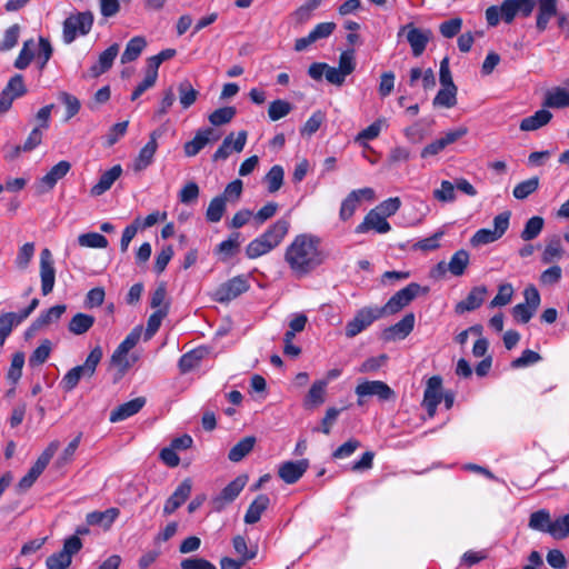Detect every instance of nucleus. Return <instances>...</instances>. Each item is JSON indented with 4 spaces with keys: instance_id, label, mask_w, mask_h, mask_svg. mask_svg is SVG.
<instances>
[{
    "instance_id": "nucleus-21",
    "label": "nucleus",
    "mask_w": 569,
    "mask_h": 569,
    "mask_svg": "<svg viewBox=\"0 0 569 569\" xmlns=\"http://www.w3.org/2000/svg\"><path fill=\"white\" fill-rule=\"evenodd\" d=\"M537 14H536V29L539 32L547 30L548 24L552 18L558 16V0H536Z\"/></svg>"
},
{
    "instance_id": "nucleus-32",
    "label": "nucleus",
    "mask_w": 569,
    "mask_h": 569,
    "mask_svg": "<svg viewBox=\"0 0 569 569\" xmlns=\"http://www.w3.org/2000/svg\"><path fill=\"white\" fill-rule=\"evenodd\" d=\"M270 499L267 495H259L249 506L246 515L244 522L253 525L258 522L262 513L268 509Z\"/></svg>"
},
{
    "instance_id": "nucleus-62",
    "label": "nucleus",
    "mask_w": 569,
    "mask_h": 569,
    "mask_svg": "<svg viewBox=\"0 0 569 569\" xmlns=\"http://www.w3.org/2000/svg\"><path fill=\"white\" fill-rule=\"evenodd\" d=\"M563 254V249H562V246H561V241L559 238H553L551 239L545 250H543V253H542V261L545 263H550L555 260H558L562 257Z\"/></svg>"
},
{
    "instance_id": "nucleus-24",
    "label": "nucleus",
    "mask_w": 569,
    "mask_h": 569,
    "mask_svg": "<svg viewBox=\"0 0 569 569\" xmlns=\"http://www.w3.org/2000/svg\"><path fill=\"white\" fill-rule=\"evenodd\" d=\"M120 47L118 43H113L103 50L98 58V61L92 64L89 69V76L91 78H98L102 73L107 72L113 64L114 59L119 53Z\"/></svg>"
},
{
    "instance_id": "nucleus-33",
    "label": "nucleus",
    "mask_w": 569,
    "mask_h": 569,
    "mask_svg": "<svg viewBox=\"0 0 569 569\" xmlns=\"http://www.w3.org/2000/svg\"><path fill=\"white\" fill-rule=\"evenodd\" d=\"M552 118L550 111L546 109H540L536 111L532 116L523 118L520 122V130L522 131H533L539 128L546 126Z\"/></svg>"
},
{
    "instance_id": "nucleus-8",
    "label": "nucleus",
    "mask_w": 569,
    "mask_h": 569,
    "mask_svg": "<svg viewBox=\"0 0 569 569\" xmlns=\"http://www.w3.org/2000/svg\"><path fill=\"white\" fill-rule=\"evenodd\" d=\"M358 396V405L362 406L365 397H377L381 401L395 398V391L383 381L372 380L359 383L355 389Z\"/></svg>"
},
{
    "instance_id": "nucleus-30",
    "label": "nucleus",
    "mask_w": 569,
    "mask_h": 569,
    "mask_svg": "<svg viewBox=\"0 0 569 569\" xmlns=\"http://www.w3.org/2000/svg\"><path fill=\"white\" fill-rule=\"evenodd\" d=\"M144 403L146 399L142 397H138L136 399H132L128 402L118 406L114 410L111 411L110 421L119 422L132 417L142 409Z\"/></svg>"
},
{
    "instance_id": "nucleus-15",
    "label": "nucleus",
    "mask_w": 569,
    "mask_h": 569,
    "mask_svg": "<svg viewBox=\"0 0 569 569\" xmlns=\"http://www.w3.org/2000/svg\"><path fill=\"white\" fill-rule=\"evenodd\" d=\"M220 139V136L214 132L212 128H204L197 131L192 140L183 146V151L187 157L197 156L207 144Z\"/></svg>"
},
{
    "instance_id": "nucleus-59",
    "label": "nucleus",
    "mask_w": 569,
    "mask_h": 569,
    "mask_svg": "<svg viewBox=\"0 0 569 569\" xmlns=\"http://www.w3.org/2000/svg\"><path fill=\"white\" fill-rule=\"evenodd\" d=\"M549 535L557 540L566 539L569 536V512L552 520V527L551 530H549Z\"/></svg>"
},
{
    "instance_id": "nucleus-26",
    "label": "nucleus",
    "mask_w": 569,
    "mask_h": 569,
    "mask_svg": "<svg viewBox=\"0 0 569 569\" xmlns=\"http://www.w3.org/2000/svg\"><path fill=\"white\" fill-rule=\"evenodd\" d=\"M290 229V219L289 217H282L278 219L274 223L268 227V229L261 233L262 238H264L272 248H277L284 237L288 234Z\"/></svg>"
},
{
    "instance_id": "nucleus-53",
    "label": "nucleus",
    "mask_w": 569,
    "mask_h": 569,
    "mask_svg": "<svg viewBox=\"0 0 569 569\" xmlns=\"http://www.w3.org/2000/svg\"><path fill=\"white\" fill-rule=\"evenodd\" d=\"M82 368L80 366H76L70 369L62 378L61 386L64 391L73 390L81 379H90L89 376L82 372Z\"/></svg>"
},
{
    "instance_id": "nucleus-39",
    "label": "nucleus",
    "mask_w": 569,
    "mask_h": 569,
    "mask_svg": "<svg viewBox=\"0 0 569 569\" xmlns=\"http://www.w3.org/2000/svg\"><path fill=\"white\" fill-rule=\"evenodd\" d=\"M146 46L147 41L143 37L137 36L130 39L121 54V63L126 64L137 60Z\"/></svg>"
},
{
    "instance_id": "nucleus-43",
    "label": "nucleus",
    "mask_w": 569,
    "mask_h": 569,
    "mask_svg": "<svg viewBox=\"0 0 569 569\" xmlns=\"http://www.w3.org/2000/svg\"><path fill=\"white\" fill-rule=\"evenodd\" d=\"M543 107L547 108H566L569 107V90L565 88H556L546 93Z\"/></svg>"
},
{
    "instance_id": "nucleus-5",
    "label": "nucleus",
    "mask_w": 569,
    "mask_h": 569,
    "mask_svg": "<svg viewBox=\"0 0 569 569\" xmlns=\"http://www.w3.org/2000/svg\"><path fill=\"white\" fill-rule=\"evenodd\" d=\"M427 288H422L417 282H411L407 287L396 292L383 307H379L382 316L395 315L407 307L420 292H427Z\"/></svg>"
},
{
    "instance_id": "nucleus-58",
    "label": "nucleus",
    "mask_w": 569,
    "mask_h": 569,
    "mask_svg": "<svg viewBox=\"0 0 569 569\" xmlns=\"http://www.w3.org/2000/svg\"><path fill=\"white\" fill-rule=\"evenodd\" d=\"M51 349H52L51 341L48 339L43 340L40 343V346L37 347L36 350L30 356L29 365L31 367H37V366L44 363L50 356Z\"/></svg>"
},
{
    "instance_id": "nucleus-45",
    "label": "nucleus",
    "mask_w": 569,
    "mask_h": 569,
    "mask_svg": "<svg viewBox=\"0 0 569 569\" xmlns=\"http://www.w3.org/2000/svg\"><path fill=\"white\" fill-rule=\"evenodd\" d=\"M179 102L183 109L190 108L199 96V92L192 87L189 80H183L178 84Z\"/></svg>"
},
{
    "instance_id": "nucleus-10",
    "label": "nucleus",
    "mask_w": 569,
    "mask_h": 569,
    "mask_svg": "<svg viewBox=\"0 0 569 569\" xmlns=\"http://www.w3.org/2000/svg\"><path fill=\"white\" fill-rule=\"evenodd\" d=\"M375 197V191L371 188H361L357 190H352L341 202V207L339 210V218L342 221L349 220L356 210L359 208L362 199L372 200Z\"/></svg>"
},
{
    "instance_id": "nucleus-46",
    "label": "nucleus",
    "mask_w": 569,
    "mask_h": 569,
    "mask_svg": "<svg viewBox=\"0 0 569 569\" xmlns=\"http://www.w3.org/2000/svg\"><path fill=\"white\" fill-rule=\"evenodd\" d=\"M292 104L283 99H277L270 102L268 108V117L271 121H278L292 111Z\"/></svg>"
},
{
    "instance_id": "nucleus-20",
    "label": "nucleus",
    "mask_w": 569,
    "mask_h": 569,
    "mask_svg": "<svg viewBox=\"0 0 569 569\" xmlns=\"http://www.w3.org/2000/svg\"><path fill=\"white\" fill-rule=\"evenodd\" d=\"M391 227L390 223L387 221V217H385L379 211L372 209L370 210L363 221L357 226L356 232L357 233H366L369 230H375L378 233H387L390 231Z\"/></svg>"
},
{
    "instance_id": "nucleus-52",
    "label": "nucleus",
    "mask_w": 569,
    "mask_h": 569,
    "mask_svg": "<svg viewBox=\"0 0 569 569\" xmlns=\"http://www.w3.org/2000/svg\"><path fill=\"white\" fill-rule=\"evenodd\" d=\"M539 187V178L532 177L525 181L519 182L512 191V194L518 200H523L528 198L530 194L537 191Z\"/></svg>"
},
{
    "instance_id": "nucleus-13",
    "label": "nucleus",
    "mask_w": 569,
    "mask_h": 569,
    "mask_svg": "<svg viewBox=\"0 0 569 569\" xmlns=\"http://www.w3.org/2000/svg\"><path fill=\"white\" fill-rule=\"evenodd\" d=\"M40 278L42 295L47 296L52 292L56 281V269L52 254L47 248L40 253Z\"/></svg>"
},
{
    "instance_id": "nucleus-6",
    "label": "nucleus",
    "mask_w": 569,
    "mask_h": 569,
    "mask_svg": "<svg viewBox=\"0 0 569 569\" xmlns=\"http://www.w3.org/2000/svg\"><path fill=\"white\" fill-rule=\"evenodd\" d=\"M382 317L379 307H363L359 309L355 317L347 322L345 328L346 336L348 338H355Z\"/></svg>"
},
{
    "instance_id": "nucleus-47",
    "label": "nucleus",
    "mask_w": 569,
    "mask_h": 569,
    "mask_svg": "<svg viewBox=\"0 0 569 569\" xmlns=\"http://www.w3.org/2000/svg\"><path fill=\"white\" fill-rule=\"evenodd\" d=\"M226 208H227V202L219 196L214 197L210 201V203L207 208V211H206L207 221L212 222V223L219 222L226 212Z\"/></svg>"
},
{
    "instance_id": "nucleus-64",
    "label": "nucleus",
    "mask_w": 569,
    "mask_h": 569,
    "mask_svg": "<svg viewBox=\"0 0 569 569\" xmlns=\"http://www.w3.org/2000/svg\"><path fill=\"white\" fill-rule=\"evenodd\" d=\"M72 559L64 551L60 550L52 553L46 560L48 569H67L70 567Z\"/></svg>"
},
{
    "instance_id": "nucleus-1",
    "label": "nucleus",
    "mask_w": 569,
    "mask_h": 569,
    "mask_svg": "<svg viewBox=\"0 0 569 569\" xmlns=\"http://www.w3.org/2000/svg\"><path fill=\"white\" fill-rule=\"evenodd\" d=\"M326 256L320 249V238L312 233L297 234L284 251V261L291 272L305 277L325 262Z\"/></svg>"
},
{
    "instance_id": "nucleus-49",
    "label": "nucleus",
    "mask_w": 569,
    "mask_h": 569,
    "mask_svg": "<svg viewBox=\"0 0 569 569\" xmlns=\"http://www.w3.org/2000/svg\"><path fill=\"white\" fill-rule=\"evenodd\" d=\"M545 224L543 218L539 216L531 217L525 224L523 230L521 231V239L525 241H530L536 239L540 232L542 231Z\"/></svg>"
},
{
    "instance_id": "nucleus-9",
    "label": "nucleus",
    "mask_w": 569,
    "mask_h": 569,
    "mask_svg": "<svg viewBox=\"0 0 569 569\" xmlns=\"http://www.w3.org/2000/svg\"><path fill=\"white\" fill-rule=\"evenodd\" d=\"M248 289V280L242 276H237L220 284L213 292V299L218 302H228L236 299Z\"/></svg>"
},
{
    "instance_id": "nucleus-4",
    "label": "nucleus",
    "mask_w": 569,
    "mask_h": 569,
    "mask_svg": "<svg viewBox=\"0 0 569 569\" xmlns=\"http://www.w3.org/2000/svg\"><path fill=\"white\" fill-rule=\"evenodd\" d=\"M140 337L141 330L134 328L113 351L110 362L120 373H126L137 360V358L130 357L129 352L139 342Z\"/></svg>"
},
{
    "instance_id": "nucleus-55",
    "label": "nucleus",
    "mask_w": 569,
    "mask_h": 569,
    "mask_svg": "<svg viewBox=\"0 0 569 569\" xmlns=\"http://www.w3.org/2000/svg\"><path fill=\"white\" fill-rule=\"evenodd\" d=\"M78 243L86 248L103 249L108 246V240L104 236L98 232L82 233L78 237Z\"/></svg>"
},
{
    "instance_id": "nucleus-31",
    "label": "nucleus",
    "mask_w": 569,
    "mask_h": 569,
    "mask_svg": "<svg viewBox=\"0 0 569 569\" xmlns=\"http://www.w3.org/2000/svg\"><path fill=\"white\" fill-rule=\"evenodd\" d=\"M119 515L120 510L118 508H109L104 511L89 512L86 517V520L89 526H100L108 530L111 528L112 523L116 521Z\"/></svg>"
},
{
    "instance_id": "nucleus-44",
    "label": "nucleus",
    "mask_w": 569,
    "mask_h": 569,
    "mask_svg": "<svg viewBox=\"0 0 569 569\" xmlns=\"http://www.w3.org/2000/svg\"><path fill=\"white\" fill-rule=\"evenodd\" d=\"M273 248L262 236L254 238L251 240L248 246L246 247V256L249 259H257L263 254L269 253L272 251Z\"/></svg>"
},
{
    "instance_id": "nucleus-17",
    "label": "nucleus",
    "mask_w": 569,
    "mask_h": 569,
    "mask_svg": "<svg viewBox=\"0 0 569 569\" xmlns=\"http://www.w3.org/2000/svg\"><path fill=\"white\" fill-rule=\"evenodd\" d=\"M247 142V131L242 130L239 131L237 134V138L233 140V133H230L227 136L221 146L216 150V152L212 156L213 161H220L226 160L230 153L231 150L236 152H241L246 146Z\"/></svg>"
},
{
    "instance_id": "nucleus-29",
    "label": "nucleus",
    "mask_w": 569,
    "mask_h": 569,
    "mask_svg": "<svg viewBox=\"0 0 569 569\" xmlns=\"http://www.w3.org/2000/svg\"><path fill=\"white\" fill-rule=\"evenodd\" d=\"M121 174L122 167L120 164H114L112 168L104 171L100 176L99 181L91 187V196L99 197L107 192L112 187V184L120 178Z\"/></svg>"
},
{
    "instance_id": "nucleus-42",
    "label": "nucleus",
    "mask_w": 569,
    "mask_h": 569,
    "mask_svg": "<svg viewBox=\"0 0 569 569\" xmlns=\"http://www.w3.org/2000/svg\"><path fill=\"white\" fill-rule=\"evenodd\" d=\"M387 120L385 118H379L376 121H373L369 127L361 130L356 136V142H358L361 146H367V141L375 140L379 137L381 130L383 127H387Z\"/></svg>"
},
{
    "instance_id": "nucleus-60",
    "label": "nucleus",
    "mask_w": 569,
    "mask_h": 569,
    "mask_svg": "<svg viewBox=\"0 0 569 569\" xmlns=\"http://www.w3.org/2000/svg\"><path fill=\"white\" fill-rule=\"evenodd\" d=\"M237 110L234 107H223L214 110L209 116V122L212 126H222L229 123L236 116Z\"/></svg>"
},
{
    "instance_id": "nucleus-7",
    "label": "nucleus",
    "mask_w": 569,
    "mask_h": 569,
    "mask_svg": "<svg viewBox=\"0 0 569 569\" xmlns=\"http://www.w3.org/2000/svg\"><path fill=\"white\" fill-rule=\"evenodd\" d=\"M59 441L54 440L48 445V447L42 451V453L38 457L37 461L30 468L28 473L22 477L18 483L21 490H28L32 487L39 476L44 471L50 460L59 449Z\"/></svg>"
},
{
    "instance_id": "nucleus-41",
    "label": "nucleus",
    "mask_w": 569,
    "mask_h": 569,
    "mask_svg": "<svg viewBox=\"0 0 569 569\" xmlns=\"http://www.w3.org/2000/svg\"><path fill=\"white\" fill-rule=\"evenodd\" d=\"M256 438L248 436L237 442L229 451L228 458L232 462L241 461L254 447Z\"/></svg>"
},
{
    "instance_id": "nucleus-50",
    "label": "nucleus",
    "mask_w": 569,
    "mask_h": 569,
    "mask_svg": "<svg viewBox=\"0 0 569 569\" xmlns=\"http://www.w3.org/2000/svg\"><path fill=\"white\" fill-rule=\"evenodd\" d=\"M20 322L16 317V312H3L0 315V348L4 345L10 336L13 327Z\"/></svg>"
},
{
    "instance_id": "nucleus-14",
    "label": "nucleus",
    "mask_w": 569,
    "mask_h": 569,
    "mask_svg": "<svg viewBox=\"0 0 569 569\" xmlns=\"http://www.w3.org/2000/svg\"><path fill=\"white\" fill-rule=\"evenodd\" d=\"M486 20L488 26L496 27L503 20L506 23H511L517 17L513 8V1L503 0L500 6H490L486 9Z\"/></svg>"
},
{
    "instance_id": "nucleus-16",
    "label": "nucleus",
    "mask_w": 569,
    "mask_h": 569,
    "mask_svg": "<svg viewBox=\"0 0 569 569\" xmlns=\"http://www.w3.org/2000/svg\"><path fill=\"white\" fill-rule=\"evenodd\" d=\"M160 132L154 130L150 133L149 141L139 151L138 157L134 159L132 168L136 172L147 169L152 162L158 149V138Z\"/></svg>"
},
{
    "instance_id": "nucleus-48",
    "label": "nucleus",
    "mask_w": 569,
    "mask_h": 569,
    "mask_svg": "<svg viewBox=\"0 0 569 569\" xmlns=\"http://www.w3.org/2000/svg\"><path fill=\"white\" fill-rule=\"evenodd\" d=\"M457 87H441L433 99V106L452 108L457 103Z\"/></svg>"
},
{
    "instance_id": "nucleus-40",
    "label": "nucleus",
    "mask_w": 569,
    "mask_h": 569,
    "mask_svg": "<svg viewBox=\"0 0 569 569\" xmlns=\"http://www.w3.org/2000/svg\"><path fill=\"white\" fill-rule=\"evenodd\" d=\"M470 261V254L467 250L460 249L456 251L450 261L448 262V270L455 277H460L465 273Z\"/></svg>"
},
{
    "instance_id": "nucleus-36",
    "label": "nucleus",
    "mask_w": 569,
    "mask_h": 569,
    "mask_svg": "<svg viewBox=\"0 0 569 569\" xmlns=\"http://www.w3.org/2000/svg\"><path fill=\"white\" fill-rule=\"evenodd\" d=\"M528 527L532 530L549 533L552 527V519L549 510L540 509L529 517Z\"/></svg>"
},
{
    "instance_id": "nucleus-34",
    "label": "nucleus",
    "mask_w": 569,
    "mask_h": 569,
    "mask_svg": "<svg viewBox=\"0 0 569 569\" xmlns=\"http://www.w3.org/2000/svg\"><path fill=\"white\" fill-rule=\"evenodd\" d=\"M326 389L327 381L316 380L305 398L303 406L306 408H313L322 405L325 402Z\"/></svg>"
},
{
    "instance_id": "nucleus-38",
    "label": "nucleus",
    "mask_w": 569,
    "mask_h": 569,
    "mask_svg": "<svg viewBox=\"0 0 569 569\" xmlns=\"http://www.w3.org/2000/svg\"><path fill=\"white\" fill-rule=\"evenodd\" d=\"M94 321L96 319L93 316L78 312L71 318L68 329L71 333L80 336L88 332L94 325Z\"/></svg>"
},
{
    "instance_id": "nucleus-27",
    "label": "nucleus",
    "mask_w": 569,
    "mask_h": 569,
    "mask_svg": "<svg viewBox=\"0 0 569 569\" xmlns=\"http://www.w3.org/2000/svg\"><path fill=\"white\" fill-rule=\"evenodd\" d=\"M488 290L485 286L473 287L466 299L456 305V312L463 313L478 309L485 301Z\"/></svg>"
},
{
    "instance_id": "nucleus-61",
    "label": "nucleus",
    "mask_w": 569,
    "mask_h": 569,
    "mask_svg": "<svg viewBox=\"0 0 569 569\" xmlns=\"http://www.w3.org/2000/svg\"><path fill=\"white\" fill-rule=\"evenodd\" d=\"M36 247L33 242H26L19 248L14 263L17 268L24 270L34 256Z\"/></svg>"
},
{
    "instance_id": "nucleus-25",
    "label": "nucleus",
    "mask_w": 569,
    "mask_h": 569,
    "mask_svg": "<svg viewBox=\"0 0 569 569\" xmlns=\"http://www.w3.org/2000/svg\"><path fill=\"white\" fill-rule=\"evenodd\" d=\"M415 315L412 312L407 313L400 321L390 326L383 331V338L386 340H401L408 337L415 327Z\"/></svg>"
},
{
    "instance_id": "nucleus-37",
    "label": "nucleus",
    "mask_w": 569,
    "mask_h": 569,
    "mask_svg": "<svg viewBox=\"0 0 569 569\" xmlns=\"http://www.w3.org/2000/svg\"><path fill=\"white\" fill-rule=\"evenodd\" d=\"M66 309L67 307L64 305H57L49 308L48 310L42 311L36 319V321L32 323V328L40 329L42 327L57 322L66 312Z\"/></svg>"
},
{
    "instance_id": "nucleus-63",
    "label": "nucleus",
    "mask_w": 569,
    "mask_h": 569,
    "mask_svg": "<svg viewBox=\"0 0 569 569\" xmlns=\"http://www.w3.org/2000/svg\"><path fill=\"white\" fill-rule=\"evenodd\" d=\"M512 296H513V287L511 283L500 284L498 288V293L490 302V307L491 308L503 307L511 301Z\"/></svg>"
},
{
    "instance_id": "nucleus-19",
    "label": "nucleus",
    "mask_w": 569,
    "mask_h": 569,
    "mask_svg": "<svg viewBox=\"0 0 569 569\" xmlns=\"http://www.w3.org/2000/svg\"><path fill=\"white\" fill-rule=\"evenodd\" d=\"M309 461L301 459L297 461H284L279 466L278 475L288 485L296 483L308 470Z\"/></svg>"
},
{
    "instance_id": "nucleus-57",
    "label": "nucleus",
    "mask_w": 569,
    "mask_h": 569,
    "mask_svg": "<svg viewBox=\"0 0 569 569\" xmlns=\"http://www.w3.org/2000/svg\"><path fill=\"white\" fill-rule=\"evenodd\" d=\"M326 120V113L321 110L315 111L309 119L306 121L300 132L302 136L315 134Z\"/></svg>"
},
{
    "instance_id": "nucleus-23",
    "label": "nucleus",
    "mask_w": 569,
    "mask_h": 569,
    "mask_svg": "<svg viewBox=\"0 0 569 569\" xmlns=\"http://www.w3.org/2000/svg\"><path fill=\"white\" fill-rule=\"evenodd\" d=\"M71 164L67 160H61L54 164L47 174L39 181L40 192H47L54 188L57 182L70 171Z\"/></svg>"
},
{
    "instance_id": "nucleus-18",
    "label": "nucleus",
    "mask_w": 569,
    "mask_h": 569,
    "mask_svg": "<svg viewBox=\"0 0 569 569\" xmlns=\"http://www.w3.org/2000/svg\"><path fill=\"white\" fill-rule=\"evenodd\" d=\"M406 30H408L407 40L411 47L412 54L420 57L429 42L430 32L415 28L412 24H407L400 29L398 36H401Z\"/></svg>"
},
{
    "instance_id": "nucleus-3",
    "label": "nucleus",
    "mask_w": 569,
    "mask_h": 569,
    "mask_svg": "<svg viewBox=\"0 0 569 569\" xmlns=\"http://www.w3.org/2000/svg\"><path fill=\"white\" fill-rule=\"evenodd\" d=\"M509 211H503L493 218V229L482 228L475 232L470 239L472 247H481L499 240L508 230L510 223Z\"/></svg>"
},
{
    "instance_id": "nucleus-11",
    "label": "nucleus",
    "mask_w": 569,
    "mask_h": 569,
    "mask_svg": "<svg viewBox=\"0 0 569 569\" xmlns=\"http://www.w3.org/2000/svg\"><path fill=\"white\" fill-rule=\"evenodd\" d=\"M442 379L440 376H432L428 379L423 392L422 406L426 408L429 418H433L438 405L442 400Z\"/></svg>"
},
{
    "instance_id": "nucleus-51",
    "label": "nucleus",
    "mask_w": 569,
    "mask_h": 569,
    "mask_svg": "<svg viewBox=\"0 0 569 569\" xmlns=\"http://www.w3.org/2000/svg\"><path fill=\"white\" fill-rule=\"evenodd\" d=\"M284 178V171L283 168L279 164H274L271 167V169L268 171V173L264 177V181L267 182L268 191L270 193L277 192L282 183Z\"/></svg>"
},
{
    "instance_id": "nucleus-35",
    "label": "nucleus",
    "mask_w": 569,
    "mask_h": 569,
    "mask_svg": "<svg viewBox=\"0 0 569 569\" xmlns=\"http://www.w3.org/2000/svg\"><path fill=\"white\" fill-rule=\"evenodd\" d=\"M207 355V350L204 348H196L191 351L182 355L179 359L178 367L182 373H187L199 366L201 360Z\"/></svg>"
},
{
    "instance_id": "nucleus-56",
    "label": "nucleus",
    "mask_w": 569,
    "mask_h": 569,
    "mask_svg": "<svg viewBox=\"0 0 569 569\" xmlns=\"http://www.w3.org/2000/svg\"><path fill=\"white\" fill-rule=\"evenodd\" d=\"M456 187L449 180H442L439 189H435L432 196L439 202L448 203L456 200Z\"/></svg>"
},
{
    "instance_id": "nucleus-2",
    "label": "nucleus",
    "mask_w": 569,
    "mask_h": 569,
    "mask_svg": "<svg viewBox=\"0 0 569 569\" xmlns=\"http://www.w3.org/2000/svg\"><path fill=\"white\" fill-rule=\"evenodd\" d=\"M94 22V16L91 11L71 12L62 22V41L71 44L79 37L90 33Z\"/></svg>"
},
{
    "instance_id": "nucleus-12",
    "label": "nucleus",
    "mask_w": 569,
    "mask_h": 569,
    "mask_svg": "<svg viewBox=\"0 0 569 569\" xmlns=\"http://www.w3.org/2000/svg\"><path fill=\"white\" fill-rule=\"evenodd\" d=\"M248 477L244 475L238 476L230 483H228L218 496L212 500L216 510H222L228 503H231L243 490L247 485Z\"/></svg>"
},
{
    "instance_id": "nucleus-28",
    "label": "nucleus",
    "mask_w": 569,
    "mask_h": 569,
    "mask_svg": "<svg viewBox=\"0 0 569 569\" xmlns=\"http://www.w3.org/2000/svg\"><path fill=\"white\" fill-rule=\"evenodd\" d=\"M241 234L240 232H232L228 239L221 241L214 249V253L222 262L229 261L240 250Z\"/></svg>"
},
{
    "instance_id": "nucleus-54",
    "label": "nucleus",
    "mask_w": 569,
    "mask_h": 569,
    "mask_svg": "<svg viewBox=\"0 0 569 569\" xmlns=\"http://www.w3.org/2000/svg\"><path fill=\"white\" fill-rule=\"evenodd\" d=\"M102 357H103L102 348L100 346H96L88 355L86 361L82 365H80V367L83 369L82 372H84V375L89 376V378L93 377V375L97 370V367H98L99 362L101 361Z\"/></svg>"
},
{
    "instance_id": "nucleus-22",
    "label": "nucleus",
    "mask_w": 569,
    "mask_h": 569,
    "mask_svg": "<svg viewBox=\"0 0 569 569\" xmlns=\"http://www.w3.org/2000/svg\"><path fill=\"white\" fill-rule=\"evenodd\" d=\"M192 489V481L191 479L187 478L184 479L173 491V493L167 499L164 507H163V513L164 515H171L178 508H180L186 500L189 498Z\"/></svg>"
}]
</instances>
